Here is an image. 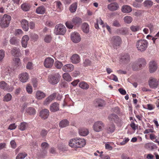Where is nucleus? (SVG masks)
<instances>
[{
  "label": "nucleus",
  "instance_id": "1",
  "mask_svg": "<svg viewBox=\"0 0 159 159\" xmlns=\"http://www.w3.org/2000/svg\"><path fill=\"white\" fill-rule=\"evenodd\" d=\"M11 20L10 16L4 14L3 17H0V26L2 28H6L9 25Z\"/></svg>",
  "mask_w": 159,
  "mask_h": 159
},
{
  "label": "nucleus",
  "instance_id": "2",
  "mask_svg": "<svg viewBox=\"0 0 159 159\" xmlns=\"http://www.w3.org/2000/svg\"><path fill=\"white\" fill-rule=\"evenodd\" d=\"M66 31V28L63 24L57 25L55 27L54 32L56 35H64Z\"/></svg>",
  "mask_w": 159,
  "mask_h": 159
},
{
  "label": "nucleus",
  "instance_id": "3",
  "mask_svg": "<svg viewBox=\"0 0 159 159\" xmlns=\"http://www.w3.org/2000/svg\"><path fill=\"white\" fill-rule=\"evenodd\" d=\"M61 78V76L59 73H55L48 76V81L52 85L56 84L59 82Z\"/></svg>",
  "mask_w": 159,
  "mask_h": 159
},
{
  "label": "nucleus",
  "instance_id": "4",
  "mask_svg": "<svg viewBox=\"0 0 159 159\" xmlns=\"http://www.w3.org/2000/svg\"><path fill=\"white\" fill-rule=\"evenodd\" d=\"M148 43L146 40H139L137 41L136 46L138 50H146L148 47Z\"/></svg>",
  "mask_w": 159,
  "mask_h": 159
},
{
  "label": "nucleus",
  "instance_id": "5",
  "mask_svg": "<svg viewBox=\"0 0 159 159\" xmlns=\"http://www.w3.org/2000/svg\"><path fill=\"white\" fill-rule=\"evenodd\" d=\"M12 72V69L9 66L4 67L2 71L1 76L3 78H8Z\"/></svg>",
  "mask_w": 159,
  "mask_h": 159
},
{
  "label": "nucleus",
  "instance_id": "6",
  "mask_svg": "<svg viewBox=\"0 0 159 159\" xmlns=\"http://www.w3.org/2000/svg\"><path fill=\"white\" fill-rule=\"evenodd\" d=\"M70 38L72 41L75 43H78L81 39L80 34L76 32H74L71 34Z\"/></svg>",
  "mask_w": 159,
  "mask_h": 159
},
{
  "label": "nucleus",
  "instance_id": "7",
  "mask_svg": "<svg viewBox=\"0 0 159 159\" xmlns=\"http://www.w3.org/2000/svg\"><path fill=\"white\" fill-rule=\"evenodd\" d=\"M111 42L114 47L119 46L121 43V39L118 36H115L111 39Z\"/></svg>",
  "mask_w": 159,
  "mask_h": 159
},
{
  "label": "nucleus",
  "instance_id": "8",
  "mask_svg": "<svg viewBox=\"0 0 159 159\" xmlns=\"http://www.w3.org/2000/svg\"><path fill=\"white\" fill-rule=\"evenodd\" d=\"M120 61L124 64H127L130 61V55L128 53H122L120 57Z\"/></svg>",
  "mask_w": 159,
  "mask_h": 159
},
{
  "label": "nucleus",
  "instance_id": "9",
  "mask_svg": "<svg viewBox=\"0 0 159 159\" xmlns=\"http://www.w3.org/2000/svg\"><path fill=\"white\" fill-rule=\"evenodd\" d=\"M104 125L103 122L101 121H98L95 122L93 125V128L94 130L98 132L101 131Z\"/></svg>",
  "mask_w": 159,
  "mask_h": 159
},
{
  "label": "nucleus",
  "instance_id": "10",
  "mask_svg": "<svg viewBox=\"0 0 159 159\" xmlns=\"http://www.w3.org/2000/svg\"><path fill=\"white\" fill-rule=\"evenodd\" d=\"M54 62V60L53 58L48 57L45 59L44 65L46 68H50L52 67Z\"/></svg>",
  "mask_w": 159,
  "mask_h": 159
},
{
  "label": "nucleus",
  "instance_id": "11",
  "mask_svg": "<svg viewBox=\"0 0 159 159\" xmlns=\"http://www.w3.org/2000/svg\"><path fill=\"white\" fill-rule=\"evenodd\" d=\"M149 85L152 89H156L158 85L157 80L154 78H151L148 82Z\"/></svg>",
  "mask_w": 159,
  "mask_h": 159
},
{
  "label": "nucleus",
  "instance_id": "12",
  "mask_svg": "<svg viewBox=\"0 0 159 159\" xmlns=\"http://www.w3.org/2000/svg\"><path fill=\"white\" fill-rule=\"evenodd\" d=\"M20 80L23 83L26 82L29 79V75L26 72L21 73L19 75Z\"/></svg>",
  "mask_w": 159,
  "mask_h": 159
},
{
  "label": "nucleus",
  "instance_id": "13",
  "mask_svg": "<svg viewBox=\"0 0 159 159\" xmlns=\"http://www.w3.org/2000/svg\"><path fill=\"white\" fill-rule=\"evenodd\" d=\"M49 114V111L47 109H44L39 112L40 116L43 119H47L48 117Z\"/></svg>",
  "mask_w": 159,
  "mask_h": 159
},
{
  "label": "nucleus",
  "instance_id": "14",
  "mask_svg": "<svg viewBox=\"0 0 159 159\" xmlns=\"http://www.w3.org/2000/svg\"><path fill=\"white\" fill-rule=\"evenodd\" d=\"M157 66L156 62L154 61H152L150 62L149 64V70L151 73L154 72L157 69Z\"/></svg>",
  "mask_w": 159,
  "mask_h": 159
},
{
  "label": "nucleus",
  "instance_id": "15",
  "mask_svg": "<svg viewBox=\"0 0 159 159\" xmlns=\"http://www.w3.org/2000/svg\"><path fill=\"white\" fill-rule=\"evenodd\" d=\"M119 7V6L116 2L112 3L107 5L108 9L112 11L116 10Z\"/></svg>",
  "mask_w": 159,
  "mask_h": 159
},
{
  "label": "nucleus",
  "instance_id": "16",
  "mask_svg": "<svg viewBox=\"0 0 159 159\" xmlns=\"http://www.w3.org/2000/svg\"><path fill=\"white\" fill-rule=\"evenodd\" d=\"M108 118L110 121H114L116 123L119 122L120 120L119 117L116 115L114 114H111L110 115L108 116Z\"/></svg>",
  "mask_w": 159,
  "mask_h": 159
},
{
  "label": "nucleus",
  "instance_id": "17",
  "mask_svg": "<svg viewBox=\"0 0 159 159\" xmlns=\"http://www.w3.org/2000/svg\"><path fill=\"white\" fill-rule=\"evenodd\" d=\"M49 109L51 112L57 111L59 110V104L55 102L50 105Z\"/></svg>",
  "mask_w": 159,
  "mask_h": 159
},
{
  "label": "nucleus",
  "instance_id": "18",
  "mask_svg": "<svg viewBox=\"0 0 159 159\" xmlns=\"http://www.w3.org/2000/svg\"><path fill=\"white\" fill-rule=\"evenodd\" d=\"M21 27L25 31H28L29 29V23L27 20L25 19L22 20L21 22Z\"/></svg>",
  "mask_w": 159,
  "mask_h": 159
},
{
  "label": "nucleus",
  "instance_id": "19",
  "mask_svg": "<svg viewBox=\"0 0 159 159\" xmlns=\"http://www.w3.org/2000/svg\"><path fill=\"white\" fill-rule=\"evenodd\" d=\"M77 148H81L83 147L86 144L85 140L83 139L76 138Z\"/></svg>",
  "mask_w": 159,
  "mask_h": 159
},
{
  "label": "nucleus",
  "instance_id": "20",
  "mask_svg": "<svg viewBox=\"0 0 159 159\" xmlns=\"http://www.w3.org/2000/svg\"><path fill=\"white\" fill-rule=\"evenodd\" d=\"M56 96V93H54L50 95L44 101V103L45 105H47L50 102L53 100Z\"/></svg>",
  "mask_w": 159,
  "mask_h": 159
},
{
  "label": "nucleus",
  "instance_id": "21",
  "mask_svg": "<svg viewBox=\"0 0 159 159\" xmlns=\"http://www.w3.org/2000/svg\"><path fill=\"white\" fill-rule=\"evenodd\" d=\"M29 39V37L27 35H25L23 37L21 41V44L23 47L26 48L27 47Z\"/></svg>",
  "mask_w": 159,
  "mask_h": 159
},
{
  "label": "nucleus",
  "instance_id": "22",
  "mask_svg": "<svg viewBox=\"0 0 159 159\" xmlns=\"http://www.w3.org/2000/svg\"><path fill=\"white\" fill-rule=\"evenodd\" d=\"M0 88L2 89L5 90H7L9 92L13 90L12 88L8 89L7 84L3 81L0 82Z\"/></svg>",
  "mask_w": 159,
  "mask_h": 159
},
{
  "label": "nucleus",
  "instance_id": "23",
  "mask_svg": "<svg viewBox=\"0 0 159 159\" xmlns=\"http://www.w3.org/2000/svg\"><path fill=\"white\" fill-rule=\"evenodd\" d=\"M71 21L73 24L77 25H80L82 22L81 19L78 17H73Z\"/></svg>",
  "mask_w": 159,
  "mask_h": 159
},
{
  "label": "nucleus",
  "instance_id": "24",
  "mask_svg": "<svg viewBox=\"0 0 159 159\" xmlns=\"http://www.w3.org/2000/svg\"><path fill=\"white\" fill-rule=\"evenodd\" d=\"M115 129V126L113 123H111L108 125L106 128L107 132L108 133H112L113 132Z\"/></svg>",
  "mask_w": 159,
  "mask_h": 159
},
{
  "label": "nucleus",
  "instance_id": "25",
  "mask_svg": "<svg viewBox=\"0 0 159 159\" xmlns=\"http://www.w3.org/2000/svg\"><path fill=\"white\" fill-rule=\"evenodd\" d=\"M116 32L118 34L126 35L128 33V30L125 28H121L117 29Z\"/></svg>",
  "mask_w": 159,
  "mask_h": 159
},
{
  "label": "nucleus",
  "instance_id": "26",
  "mask_svg": "<svg viewBox=\"0 0 159 159\" xmlns=\"http://www.w3.org/2000/svg\"><path fill=\"white\" fill-rule=\"evenodd\" d=\"M71 60L72 62L74 64H77L80 61V58L77 54H74L71 57Z\"/></svg>",
  "mask_w": 159,
  "mask_h": 159
},
{
  "label": "nucleus",
  "instance_id": "27",
  "mask_svg": "<svg viewBox=\"0 0 159 159\" xmlns=\"http://www.w3.org/2000/svg\"><path fill=\"white\" fill-rule=\"evenodd\" d=\"M138 63L139 67L141 68L145 66L146 62L144 59L143 58H139L136 60Z\"/></svg>",
  "mask_w": 159,
  "mask_h": 159
},
{
  "label": "nucleus",
  "instance_id": "28",
  "mask_svg": "<svg viewBox=\"0 0 159 159\" xmlns=\"http://www.w3.org/2000/svg\"><path fill=\"white\" fill-rule=\"evenodd\" d=\"M95 104L96 107H102L105 105V103L103 100L98 99L96 100Z\"/></svg>",
  "mask_w": 159,
  "mask_h": 159
},
{
  "label": "nucleus",
  "instance_id": "29",
  "mask_svg": "<svg viewBox=\"0 0 159 159\" xmlns=\"http://www.w3.org/2000/svg\"><path fill=\"white\" fill-rule=\"evenodd\" d=\"M121 11L124 13H129L131 11L132 8L129 6L124 5L122 7Z\"/></svg>",
  "mask_w": 159,
  "mask_h": 159
},
{
  "label": "nucleus",
  "instance_id": "30",
  "mask_svg": "<svg viewBox=\"0 0 159 159\" xmlns=\"http://www.w3.org/2000/svg\"><path fill=\"white\" fill-rule=\"evenodd\" d=\"M45 96V94L40 91H38L36 94V97L38 99H41Z\"/></svg>",
  "mask_w": 159,
  "mask_h": 159
},
{
  "label": "nucleus",
  "instance_id": "31",
  "mask_svg": "<svg viewBox=\"0 0 159 159\" xmlns=\"http://www.w3.org/2000/svg\"><path fill=\"white\" fill-rule=\"evenodd\" d=\"M46 9L43 6H41L37 8L36 12L38 14H43L45 13Z\"/></svg>",
  "mask_w": 159,
  "mask_h": 159
},
{
  "label": "nucleus",
  "instance_id": "32",
  "mask_svg": "<svg viewBox=\"0 0 159 159\" xmlns=\"http://www.w3.org/2000/svg\"><path fill=\"white\" fill-rule=\"evenodd\" d=\"M89 133L88 129L85 128H81L79 129V134L81 136H86Z\"/></svg>",
  "mask_w": 159,
  "mask_h": 159
},
{
  "label": "nucleus",
  "instance_id": "33",
  "mask_svg": "<svg viewBox=\"0 0 159 159\" xmlns=\"http://www.w3.org/2000/svg\"><path fill=\"white\" fill-rule=\"evenodd\" d=\"M9 41L11 44L17 45L19 43L20 40L16 37H13L10 39Z\"/></svg>",
  "mask_w": 159,
  "mask_h": 159
},
{
  "label": "nucleus",
  "instance_id": "34",
  "mask_svg": "<svg viewBox=\"0 0 159 159\" xmlns=\"http://www.w3.org/2000/svg\"><path fill=\"white\" fill-rule=\"evenodd\" d=\"M69 122L66 120H63L60 122L59 124V127L61 128L66 127L69 125Z\"/></svg>",
  "mask_w": 159,
  "mask_h": 159
},
{
  "label": "nucleus",
  "instance_id": "35",
  "mask_svg": "<svg viewBox=\"0 0 159 159\" xmlns=\"http://www.w3.org/2000/svg\"><path fill=\"white\" fill-rule=\"evenodd\" d=\"M82 29L84 32L88 33L89 32V26L88 24L84 23L82 25Z\"/></svg>",
  "mask_w": 159,
  "mask_h": 159
},
{
  "label": "nucleus",
  "instance_id": "36",
  "mask_svg": "<svg viewBox=\"0 0 159 159\" xmlns=\"http://www.w3.org/2000/svg\"><path fill=\"white\" fill-rule=\"evenodd\" d=\"M79 86L82 89H87L89 87V85L84 81H82L79 84Z\"/></svg>",
  "mask_w": 159,
  "mask_h": 159
},
{
  "label": "nucleus",
  "instance_id": "37",
  "mask_svg": "<svg viewBox=\"0 0 159 159\" xmlns=\"http://www.w3.org/2000/svg\"><path fill=\"white\" fill-rule=\"evenodd\" d=\"M27 155L25 152H20L16 157V159H24Z\"/></svg>",
  "mask_w": 159,
  "mask_h": 159
},
{
  "label": "nucleus",
  "instance_id": "38",
  "mask_svg": "<svg viewBox=\"0 0 159 159\" xmlns=\"http://www.w3.org/2000/svg\"><path fill=\"white\" fill-rule=\"evenodd\" d=\"M27 113L30 115H33L35 114L36 111L35 109L33 107H30L27 108L26 109Z\"/></svg>",
  "mask_w": 159,
  "mask_h": 159
},
{
  "label": "nucleus",
  "instance_id": "39",
  "mask_svg": "<svg viewBox=\"0 0 159 159\" xmlns=\"http://www.w3.org/2000/svg\"><path fill=\"white\" fill-rule=\"evenodd\" d=\"M28 123L25 122L21 123L19 127V129L21 131L24 130L28 126Z\"/></svg>",
  "mask_w": 159,
  "mask_h": 159
},
{
  "label": "nucleus",
  "instance_id": "40",
  "mask_svg": "<svg viewBox=\"0 0 159 159\" xmlns=\"http://www.w3.org/2000/svg\"><path fill=\"white\" fill-rule=\"evenodd\" d=\"M21 7L23 11H27L30 10V6L28 3H24L21 5Z\"/></svg>",
  "mask_w": 159,
  "mask_h": 159
},
{
  "label": "nucleus",
  "instance_id": "41",
  "mask_svg": "<svg viewBox=\"0 0 159 159\" xmlns=\"http://www.w3.org/2000/svg\"><path fill=\"white\" fill-rule=\"evenodd\" d=\"M11 53L13 56L16 57H20L22 55L20 50H11Z\"/></svg>",
  "mask_w": 159,
  "mask_h": 159
},
{
  "label": "nucleus",
  "instance_id": "42",
  "mask_svg": "<svg viewBox=\"0 0 159 159\" xmlns=\"http://www.w3.org/2000/svg\"><path fill=\"white\" fill-rule=\"evenodd\" d=\"M143 4L145 7H150L153 5V2L151 0H146L143 2Z\"/></svg>",
  "mask_w": 159,
  "mask_h": 159
},
{
  "label": "nucleus",
  "instance_id": "43",
  "mask_svg": "<svg viewBox=\"0 0 159 159\" xmlns=\"http://www.w3.org/2000/svg\"><path fill=\"white\" fill-rule=\"evenodd\" d=\"M131 66L133 70L135 71L138 70L141 68L136 61L132 64Z\"/></svg>",
  "mask_w": 159,
  "mask_h": 159
},
{
  "label": "nucleus",
  "instance_id": "44",
  "mask_svg": "<svg viewBox=\"0 0 159 159\" xmlns=\"http://www.w3.org/2000/svg\"><path fill=\"white\" fill-rule=\"evenodd\" d=\"M77 3L76 2L72 4L70 6V12L71 13L75 12L77 9Z\"/></svg>",
  "mask_w": 159,
  "mask_h": 159
},
{
  "label": "nucleus",
  "instance_id": "45",
  "mask_svg": "<svg viewBox=\"0 0 159 159\" xmlns=\"http://www.w3.org/2000/svg\"><path fill=\"white\" fill-rule=\"evenodd\" d=\"M12 95L10 93H7L4 97L3 101L4 102H8L11 100Z\"/></svg>",
  "mask_w": 159,
  "mask_h": 159
},
{
  "label": "nucleus",
  "instance_id": "46",
  "mask_svg": "<svg viewBox=\"0 0 159 159\" xmlns=\"http://www.w3.org/2000/svg\"><path fill=\"white\" fill-rule=\"evenodd\" d=\"M13 61L16 66L18 67L21 66V62L20 58L15 57L13 59Z\"/></svg>",
  "mask_w": 159,
  "mask_h": 159
},
{
  "label": "nucleus",
  "instance_id": "47",
  "mask_svg": "<svg viewBox=\"0 0 159 159\" xmlns=\"http://www.w3.org/2000/svg\"><path fill=\"white\" fill-rule=\"evenodd\" d=\"M76 138L70 140V147L72 148H77Z\"/></svg>",
  "mask_w": 159,
  "mask_h": 159
},
{
  "label": "nucleus",
  "instance_id": "48",
  "mask_svg": "<svg viewBox=\"0 0 159 159\" xmlns=\"http://www.w3.org/2000/svg\"><path fill=\"white\" fill-rule=\"evenodd\" d=\"M58 148L61 151L65 152L67 150V148L62 144H60L58 145Z\"/></svg>",
  "mask_w": 159,
  "mask_h": 159
},
{
  "label": "nucleus",
  "instance_id": "49",
  "mask_svg": "<svg viewBox=\"0 0 159 159\" xmlns=\"http://www.w3.org/2000/svg\"><path fill=\"white\" fill-rule=\"evenodd\" d=\"M55 67L58 69H61L63 66L62 63L58 61H56L54 63Z\"/></svg>",
  "mask_w": 159,
  "mask_h": 159
},
{
  "label": "nucleus",
  "instance_id": "50",
  "mask_svg": "<svg viewBox=\"0 0 159 159\" xmlns=\"http://www.w3.org/2000/svg\"><path fill=\"white\" fill-rule=\"evenodd\" d=\"M124 20L125 23L127 24H130L132 20V18L130 16H127L125 17Z\"/></svg>",
  "mask_w": 159,
  "mask_h": 159
},
{
  "label": "nucleus",
  "instance_id": "51",
  "mask_svg": "<svg viewBox=\"0 0 159 159\" xmlns=\"http://www.w3.org/2000/svg\"><path fill=\"white\" fill-rule=\"evenodd\" d=\"M52 40V37L51 35H47L44 38V41L47 43H49L51 42Z\"/></svg>",
  "mask_w": 159,
  "mask_h": 159
},
{
  "label": "nucleus",
  "instance_id": "52",
  "mask_svg": "<svg viewBox=\"0 0 159 159\" xmlns=\"http://www.w3.org/2000/svg\"><path fill=\"white\" fill-rule=\"evenodd\" d=\"M63 77L65 80L68 82L70 81V75L68 73H64L63 75Z\"/></svg>",
  "mask_w": 159,
  "mask_h": 159
},
{
  "label": "nucleus",
  "instance_id": "53",
  "mask_svg": "<svg viewBox=\"0 0 159 159\" xmlns=\"http://www.w3.org/2000/svg\"><path fill=\"white\" fill-rule=\"evenodd\" d=\"M130 29L132 31L136 32L139 30L140 27L138 25H132L130 27Z\"/></svg>",
  "mask_w": 159,
  "mask_h": 159
},
{
  "label": "nucleus",
  "instance_id": "54",
  "mask_svg": "<svg viewBox=\"0 0 159 159\" xmlns=\"http://www.w3.org/2000/svg\"><path fill=\"white\" fill-rule=\"evenodd\" d=\"M112 26L116 27H120L121 26L119 21L117 20H115L113 21Z\"/></svg>",
  "mask_w": 159,
  "mask_h": 159
},
{
  "label": "nucleus",
  "instance_id": "55",
  "mask_svg": "<svg viewBox=\"0 0 159 159\" xmlns=\"http://www.w3.org/2000/svg\"><path fill=\"white\" fill-rule=\"evenodd\" d=\"M91 61L88 59H86L83 63L84 66L85 67L91 66Z\"/></svg>",
  "mask_w": 159,
  "mask_h": 159
},
{
  "label": "nucleus",
  "instance_id": "56",
  "mask_svg": "<svg viewBox=\"0 0 159 159\" xmlns=\"http://www.w3.org/2000/svg\"><path fill=\"white\" fill-rule=\"evenodd\" d=\"M62 70L65 72H68L70 70V64H67L63 66Z\"/></svg>",
  "mask_w": 159,
  "mask_h": 159
},
{
  "label": "nucleus",
  "instance_id": "57",
  "mask_svg": "<svg viewBox=\"0 0 159 159\" xmlns=\"http://www.w3.org/2000/svg\"><path fill=\"white\" fill-rule=\"evenodd\" d=\"M26 89L27 93L29 94H31L32 92V88L30 84L27 85L26 88Z\"/></svg>",
  "mask_w": 159,
  "mask_h": 159
},
{
  "label": "nucleus",
  "instance_id": "58",
  "mask_svg": "<svg viewBox=\"0 0 159 159\" xmlns=\"http://www.w3.org/2000/svg\"><path fill=\"white\" fill-rule=\"evenodd\" d=\"M30 37L34 41H36L38 39V36L35 34H30Z\"/></svg>",
  "mask_w": 159,
  "mask_h": 159
},
{
  "label": "nucleus",
  "instance_id": "59",
  "mask_svg": "<svg viewBox=\"0 0 159 159\" xmlns=\"http://www.w3.org/2000/svg\"><path fill=\"white\" fill-rule=\"evenodd\" d=\"M48 133V131L44 129H42L40 133V135L43 137L46 136Z\"/></svg>",
  "mask_w": 159,
  "mask_h": 159
},
{
  "label": "nucleus",
  "instance_id": "60",
  "mask_svg": "<svg viewBox=\"0 0 159 159\" xmlns=\"http://www.w3.org/2000/svg\"><path fill=\"white\" fill-rule=\"evenodd\" d=\"M5 56V52L4 50H0V61Z\"/></svg>",
  "mask_w": 159,
  "mask_h": 159
},
{
  "label": "nucleus",
  "instance_id": "61",
  "mask_svg": "<svg viewBox=\"0 0 159 159\" xmlns=\"http://www.w3.org/2000/svg\"><path fill=\"white\" fill-rule=\"evenodd\" d=\"M99 157L101 158L102 159H110V157L108 155L100 154Z\"/></svg>",
  "mask_w": 159,
  "mask_h": 159
},
{
  "label": "nucleus",
  "instance_id": "62",
  "mask_svg": "<svg viewBox=\"0 0 159 159\" xmlns=\"http://www.w3.org/2000/svg\"><path fill=\"white\" fill-rule=\"evenodd\" d=\"M10 144L13 148H15L16 147V144L14 140H12L10 142Z\"/></svg>",
  "mask_w": 159,
  "mask_h": 159
},
{
  "label": "nucleus",
  "instance_id": "63",
  "mask_svg": "<svg viewBox=\"0 0 159 159\" xmlns=\"http://www.w3.org/2000/svg\"><path fill=\"white\" fill-rule=\"evenodd\" d=\"M32 82L33 83L34 87H36L37 84V79L35 78L32 79Z\"/></svg>",
  "mask_w": 159,
  "mask_h": 159
},
{
  "label": "nucleus",
  "instance_id": "64",
  "mask_svg": "<svg viewBox=\"0 0 159 159\" xmlns=\"http://www.w3.org/2000/svg\"><path fill=\"white\" fill-rule=\"evenodd\" d=\"M49 144L46 142L43 143L41 144V146L43 149H45L48 147Z\"/></svg>",
  "mask_w": 159,
  "mask_h": 159
}]
</instances>
